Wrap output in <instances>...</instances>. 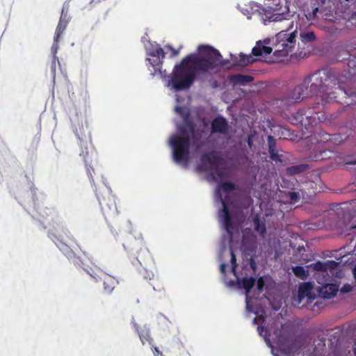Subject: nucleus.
<instances>
[{
  "mask_svg": "<svg viewBox=\"0 0 356 356\" xmlns=\"http://www.w3.org/2000/svg\"><path fill=\"white\" fill-rule=\"evenodd\" d=\"M68 23L65 22H63L61 19H59L58 24L57 25L55 34L56 35V39L58 38H60L63 33L65 31L67 26Z\"/></svg>",
  "mask_w": 356,
  "mask_h": 356,
  "instance_id": "33",
  "label": "nucleus"
},
{
  "mask_svg": "<svg viewBox=\"0 0 356 356\" xmlns=\"http://www.w3.org/2000/svg\"><path fill=\"white\" fill-rule=\"evenodd\" d=\"M273 51L270 47L264 46L261 41H258L256 46L252 50V54L254 56H261L262 55H268Z\"/></svg>",
  "mask_w": 356,
  "mask_h": 356,
  "instance_id": "20",
  "label": "nucleus"
},
{
  "mask_svg": "<svg viewBox=\"0 0 356 356\" xmlns=\"http://www.w3.org/2000/svg\"><path fill=\"white\" fill-rule=\"evenodd\" d=\"M300 39L304 43L311 42L316 40V35L313 31L304 32L300 33Z\"/></svg>",
  "mask_w": 356,
  "mask_h": 356,
  "instance_id": "30",
  "label": "nucleus"
},
{
  "mask_svg": "<svg viewBox=\"0 0 356 356\" xmlns=\"http://www.w3.org/2000/svg\"><path fill=\"white\" fill-rule=\"evenodd\" d=\"M309 186L312 187L314 188V191H313V193H318L320 191V189H318L317 187H315L314 188L313 187V184H314V182L313 181H309L307 184Z\"/></svg>",
  "mask_w": 356,
  "mask_h": 356,
  "instance_id": "44",
  "label": "nucleus"
},
{
  "mask_svg": "<svg viewBox=\"0 0 356 356\" xmlns=\"http://www.w3.org/2000/svg\"><path fill=\"white\" fill-rule=\"evenodd\" d=\"M49 237L59 247L63 249L64 246H68L67 243L74 241V238L68 229L60 227L49 232Z\"/></svg>",
  "mask_w": 356,
  "mask_h": 356,
  "instance_id": "11",
  "label": "nucleus"
},
{
  "mask_svg": "<svg viewBox=\"0 0 356 356\" xmlns=\"http://www.w3.org/2000/svg\"><path fill=\"white\" fill-rule=\"evenodd\" d=\"M154 276V274L151 272L150 274L148 273V276L147 277H145L146 278H149V280L152 279V277H153Z\"/></svg>",
  "mask_w": 356,
  "mask_h": 356,
  "instance_id": "48",
  "label": "nucleus"
},
{
  "mask_svg": "<svg viewBox=\"0 0 356 356\" xmlns=\"http://www.w3.org/2000/svg\"><path fill=\"white\" fill-rule=\"evenodd\" d=\"M175 109H176V111H177V112H180V111H181V108L180 107H179V106H177V107L175 108Z\"/></svg>",
  "mask_w": 356,
  "mask_h": 356,
  "instance_id": "50",
  "label": "nucleus"
},
{
  "mask_svg": "<svg viewBox=\"0 0 356 356\" xmlns=\"http://www.w3.org/2000/svg\"><path fill=\"white\" fill-rule=\"evenodd\" d=\"M73 263L76 266L83 268L96 282L102 280L104 291L106 293L110 294L112 293L116 285L118 284V281L113 276L106 273L100 269H93L90 267H86L83 262L79 257H74L73 259Z\"/></svg>",
  "mask_w": 356,
  "mask_h": 356,
  "instance_id": "9",
  "label": "nucleus"
},
{
  "mask_svg": "<svg viewBox=\"0 0 356 356\" xmlns=\"http://www.w3.org/2000/svg\"><path fill=\"white\" fill-rule=\"evenodd\" d=\"M220 198L222 205L221 216H223L224 218L225 229L227 233L232 234V230L234 229V223L227 207V203L226 200L222 197L221 195H220Z\"/></svg>",
  "mask_w": 356,
  "mask_h": 356,
  "instance_id": "17",
  "label": "nucleus"
},
{
  "mask_svg": "<svg viewBox=\"0 0 356 356\" xmlns=\"http://www.w3.org/2000/svg\"><path fill=\"white\" fill-rule=\"evenodd\" d=\"M292 270L294 275L302 280H305L309 275L308 272L302 266H296L293 267Z\"/></svg>",
  "mask_w": 356,
  "mask_h": 356,
  "instance_id": "26",
  "label": "nucleus"
},
{
  "mask_svg": "<svg viewBox=\"0 0 356 356\" xmlns=\"http://www.w3.org/2000/svg\"><path fill=\"white\" fill-rule=\"evenodd\" d=\"M265 16L269 22H280L284 19H287L286 16H289V13H274L270 15H268V13H266Z\"/></svg>",
  "mask_w": 356,
  "mask_h": 356,
  "instance_id": "27",
  "label": "nucleus"
},
{
  "mask_svg": "<svg viewBox=\"0 0 356 356\" xmlns=\"http://www.w3.org/2000/svg\"><path fill=\"white\" fill-rule=\"evenodd\" d=\"M353 274L355 279L356 280V265L354 266V268L353 269Z\"/></svg>",
  "mask_w": 356,
  "mask_h": 356,
  "instance_id": "46",
  "label": "nucleus"
},
{
  "mask_svg": "<svg viewBox=\"0 0 356 356\" xmlns=\"http://www.w3.org/2000/svg\"><path fill=\"white\" fill-rule=\"evenodd\" d=\"M197 54H190L177 64L170 76L169 85L176 91L190 88L200 75H205L225 65L218 50L201 44Z\"/></svg>",
  "mask_w": 356,
  "mask_h": 356,
  "instance_id": "1",
  "label": "nucleus"
},
{
  "mask_svg": "<svg viewBox=\"0 0 356 356\" xmlns=\"http://www.w3.org/2000/svg\"><path fill=\"white\" fill-rule=\"evenodd\" d=\"M60 38H58L56 40V35L55 34L54 38V43L51 47V50L54 52V54H56L58 49V42L60 40Z\"/></svg>",
  "mask_w": 356,
  "mask_h": 356,
  "instance_id": "40",
  "label": "nucleus"
},
{
  "mask_svg": "<svg viewBox=\"0 0 356 356\" xmlns=\"http://www.w3.org/2000/svg\"><path fill=\"white\" fill-rule=\"evenodd\" d=\"M312 286L309 282L302 283L298 289V298L302 300L306 297L310 298Z\"/></svg>",
  "mask_w": 356,
  "mask_h": 356,
  "instance_id": "21",
  "label": "nucleus"
},
{
  "mask_svg": "<svg viewBox=\"0 0 356 356\" xmlns=\"http://www.w3.org/2000/svg\"><path fill=\"white\" fill-rule=\"evenodd\" d=\"M293 27V22H290L289 27L276 35L277 43L273 52V62L280 63L284 61L290 53H292L296 46L297 31H291Z\"/></svg>",
  "mask_w": 356,
  "mask_h": 356,
  "instance_id": "6",
  "label": "nucleus"
},
{
  "mask_svg": "<svg viewBox=\"0 0 356 356\" xmlns=\"http://www.w3.org/2000/svg\"><path fill=\"white\" fill-rule=\"evenodd\" d=\"M255 279L254 277H244L242 280H238V284H242L243 288L245 290L246 293H248L252 289L255 284Z\"/></svg>",
  "mask_w": 356,
  "mask_h": 356,
  "instance_id": "25",
  "label": "nucleus"
},
{
  "mask_svg": "<svg viewBox=\"0 0 356 356\" xmlns=\"http://www.w3.org/2000/svg\"><path fill=\"white\" fill-rule=\"evenodd\" d=\"M253 222L254 225V229L256 232L259 233V234L264 237L265 234H266V225L264 222H261L259 219V217L258 215L254 217L253 218Z\"/></svg>",
  "mask_w": 356,
  "mask_h": 356,
  "instance_id": "23",
  "label": "nucleus"
},
{
  "mask_svg": "<svg viewBox=\"0 0 356 356\" xmlns=\"http://www.w3.org/2000/svg\"><path fill=\"white\" fill-rule=\"evenodd\" d=\"M265 282L262 277H259L257 281V288L259 291H263Z\"/></svg>",
  "mask_w": 356,
  "mask_h": 356,
  "instance_id": "41",
  "label": "nucleus"
},
{
  "mask_svg": "<svg viewBox=\"0 0 356 356\" xmlns=\"http://www.w3.org/2000/svg\"><path fill=\"white\" fill-rule=\"evenodd\" d=\"M268 152L270 150H275L276 142L272 136H268Z\"/></svg>",
  "mask_w": 356,
  "mask_h": 356,
  "instance_id": "38",
  "label": "nucleus"
},
{
  "mask_svg": "<svg viewBox=\"0 0 356 356\" xmlns=\"http://www.w3.org/2000/svg\"><path fill=\"white\" fill-rule=\"evenodd\" d=\"M343 289H348V287L344 286V287H343Z\"/></svg>",
  "mask_w": 356,
  "mask_h": 356,
  "instance_id": "53",
  "label": "nucleus"
},
{
  "mask_svg": "<svg viewBox=\"0 0 356 356\" xmlns=\"http://www.w3.org/2000/svg\"><path fill=\"white\" fill-rule=\"evenodd\" d=\"M236 189V185L230 181H224L220 182L218 184V190H222V191L227 193L229 191H232Z\"/></svg>",
  "mask_w": 356,
  "mask_h": 356,
  "instance_id": "29",
  "label": "nucleus"
},
{
  "mask_svg": "<svg viewBox=\"0 0 356 356\" xmlns=\"http://www.w3.org/2000/svg\"><path fill=\"white\" fill-rule=\"evenodd\" d=\"M338 291V285L335 284H326L321 288L319 292L323 298L330 299L335 296Z\"/></svg>",
  "mask_w": 356,
  "mask_h": 356,
  "instance_id": "18",
  "label": "nucleus"
},
{
  "mask_svg": "<svg viewBox=\"0 0 356 356\" xmlns=\"http://www.w3.org/2000/svg\"><path fill=\"white\" fill-rule=\"evenodd\" d=\"M134 327L138 333L143 345L148 344L149 346H152L154 339L151 337L149 328L146 325L140 326L136 323H134Z\"/></svg>",
  "mask_w": 356,
  "mask_h": 356,
  "instance_id": "16",
  "label": "nucleus"
},
{
  "mask_svg": "<svg viewBox=\"0 0 356 356\" xmlns=\"http://www.w3.org/2000/svg\"><path fill=\"white\" fill-rule=\"evenodd\" d=\"M69 4L65 3L63 6L61 14L60 17V19H61L63 22H65L67 23H69L70 20V16L69 15Z\"/></svg>",
  "mask_w": 356,
  "mask_h": 356,
  "instance_id": "31",
  "label": "nucleus"
},
{
  "mask_svg": "<svg viewBox=\"0 0 356 356\" xmlns=\"http://www.w3.org/2000/svg\"><path fill=\"white\" fill-rule=\"evenodd\" d=\"M123 245L126 250L130 252L131 257H133V259H135L145 268H151L153 266L152 257L142 237L136 238L131 236Z\"/></svg>",
  "mask_w": 356,
  "mask_h": 356,
  "instance_id": "7",
  "label": "nucleus"
},
{
  "mask_svg": "<svg viewBox=\"0 0 356 356\" xmlns=\"http://www.w3.org/2000/svg\"><path fill=\"white\" fill-rule=\"evenodd\" d=\"M80 140L81 151L79 154L85 163L87 175L90 179V182L95 186V194L99 201L102 211L105 220L108 222L115 220L118 215L115 197L112 194L104 181L102 175H97L95 172L97 166V152L92 144V140L90 136L81 137L76 134Z\"/></svg>",
  "mask_w": 356,
  "mask_h": 356,
  "instance_id": "2",
  "label": "nucleus"
},
{
  "mask_svg": "<svg viewBox=\"0 0 356 356\" xmlns=\"http://www.w3.org/2000/svg\"><path fill=\"white\" fill-rule=\"evenodd\" d=\"M270 158L275 162H282L281 156L278 154L277 150H270L268 152Z\"/></svg>",
  "mask_w": 356,
  "mask_h": 356,
  "instance_id": "37",
  "label": "nucleus"
},
{
  "mask_svg": "<svg viewBox=\"0 0 356 356\" xmlns=\"http://www.w3.org/2000/svg\"><path fill=\"white\" fill-rule=\"evenodd\" d=\"M333 152L327 147H310L307 159L311 161H321L332 157Z\"/></svg>",
  "mask_w": 356,
  "mask_h": 356,
  "instance_id": "13",
  "label": "nucleus"
},
{
  "mask_svg": "<svg viewBox=\"0 0 356 356\" xmlns=\"http://www.w3.org/2000/svg\"><path fill=\"white\" fill-rule=\"evenodd\" d=\"M253 79V76L250 75L241 74H233L229 76V81L234 84H240L242 86H245L247 83L252 81Z\"/></svg>",
  "mask_w": 356,
  "mask_h": 356,
  "instance_id": "19",
  "label": "nucleus"
},
{
  "mask_svg": "<svg viewBox=\"0 0 356 356\" xmlns=\"http://www.w3.org/2000/svg\"><path fill=\"white\" fill-rule=\"evenodd\" d=\"M312 266L314 270L326 273V267L325 262L317 261L312 264Z\"/></svg>",
  "mask_w": 356,
  "mask_h": 356,
  "instance_id": "35",
  "label": "nucleus"
},
{
  "mask_svg": "<svg viewBox=\"0 0 356 356\" xmlns=\"http://www.w3.org/2000/svg\"><path fill=\"white\" fill-rule=\"evenodd\" d=\"M151 346L154 356H163L162 353L159 350L157 347L154 346L153 344Z\"/></svg>",
  "mask_w": 356,
  "mask_h": 356,
  "instance_id": "43",
  "label": "nucleus"
},
{
  "mask_svg": "<svg viewBox=\"0 0 356 356\" xmlns=\"http://www.w3.org/2000/svg\"><path fill=\"white\" fill-rule=\"evenodd\" d=\"M354 228H356V225L353 227Z\"/></svg>",
  "mask_w": 356,
  "mask_h": 356,
  "instance_id": "54",
  "label": "nucleus"
},
{
  "mask_svg": "<svg viewBox=\"0 0 356 356\" xmlns=\"http://www.w3.org/2000/svg\"><path fill=\"white\" fill-rule=\"evenodd\" d=\"M231 264H232V270L234 274L236 273V268L237 266L236 264V255L234 254V252L231 250Z\"/></svg>",
  "mask_w": 356,
  "mask_h": 356,
  "instance_id": "39",
  "label": "nucleus"
},
{
  "mask_svg": "<svg viewBox=\"0 0 356 356\" xmlns=\"http://www.w3.org/2000/svg\"><path fill=\"white\" fill-rule=\"evenodd\" d=\"M305 84L306 83H301L293 88L288 89L281 99L283 105L288 106L302 99V95L306 90Z\"/></svg>",
  "mask_w": 356,
  "mask_h": 356,
  "instance_id": "12",
  "label": "nucleus"
},
{
  "mask_svg": "<svg viewBox=\"0 0 356 356\" xmlns=\"http://www.w3.org/2000/svg\"><path fill=\"white\" fill-rule=\"evenodd\" d=\"M286 198L290 204H296L300 200V195L298 192L289 191L286 194Z\"/></svg>",
  "mask_w": 356,
  "mask_h": 356,
  "instance_id": "32",
  "label": "nucleus"
},
{
  "mask_svg": "<svg viewBox=\"0 0 356 356\" xmlns=\"http://www.w3.org/2000/svg\"><path fill=\"white\" fill-rule=\"evenodd\" d=\"M195 138V125L188 118L178 127V134L170 138L172 156L176 163L187 162L189 159L191 140Z\"/></svg>",
  "mask_w": 356,
  "mask_h": 356,
  "instance_id": "5",
  "label": "nucleus"
},
{
  "mask_svg": "<svg viewBox=\"0 0 356 356\" xmlns=\"http://www.w3.org/2000/svg\"><path fill=\"white\" fill-rule=\"evenodd\" d=\"M257 330H258L259 332L261 334L264 330V327L258 326Z\"/></svg>",
  "mask_w": 356,
  "mask_h": 356,
  "instance_id": "47",
  "label": "nucleus"
},
{
  "mask_svg": "<svg viewBox=\"0 0 356 356\" xmlns=\"http://www.w3.org/2000/svg\"><path fill=\"white\" fill-rule=\"evenodd\" d=\"M325 120L324 113L317 110L316 107L300 108L290 118L291 124L305 127L308 132L312 133L307 137L308 142L311 143V147H326L325 144L330 143V134L321 129L314 128Z\"/></svg>",
  "mask_w": 356,
  "mask_h": 356,
  "instance_id": "4",
  "label": "nucleus"
},
{
  "mask_svg": "<svg viewBox=\"0 0 356 356\" xmlns=\"http://www.w3.org/2000/svg\"><path fill=\"white\" fill-rule=\"evenodd\" d=\"M229 130V124L227 120L218 115L216 117L211 123V133L212 134H227Z\"/></svg>",
  "mask_w": 356,
  "mask_h": 356,
  "instance_id": "15",
  "label": "nucleus"
},
{
  "mask_svg": "<svg viewBox=\"0 0 356 356\" xmlns=\"http://www.w3.org/2000/svg\"><path fill=\"white\" fill-rule=\"evenodd\" d=\"M252 56V54L245 55L242 53L240 54V59L238 60V65L240 66H246L248 64L254 63L255 61V59L253 58Z\"/></svg>",
  "mask_w": 356,
  "mask_h": 356,
  "instance_id": "28",
  "label": "nucleus"
},
{
  "mask_svg": "<svg viewBox=\"0 0 356 356\" xmlns=\"http://www.w3.org/2000/svg\"><path fill=\"white\" fill-rule=\"evenodd\" d=\"M278 347L280 351L287 356H293V345L289 341L285 342L280 340L278 343Z\"/></svg>",
  "mask_w": 356,
  "mask_h": 356,
  "instance_id": "24",
  "label": "nucleus"
},
{
  "mask_svg": "<svg viewBox=\"0 0 356 356\" xmlns=\"http://www.w3.org/2000/svg\"><path fill=\"white\" fill-rule=\"evenodd\" d=\"M165 47L171 51V55H170L171 57H175L179 54V49H175L170 45H168Z\"/></svg>",
  "mask_w": 356,
  "mask_h": 356,
  "instance_id": "42",
  "label": "nucleus"
},
{
  "mask_svg": "<svg viewBox=\"0 0 356 356\" xmlns=\"http://www.w3.org/2000/svg\"><path fill=\"white\" fill-rule=\"evenodd\" d=\"M309 168L307 164H299L295 165L286 168V173L289 176L295 175L306 171Z\"/></svg>",
  "mask_w": 356,
  "mask_h": 356,
  "instance_id": "22",
  "label": "nucleus"
},
{
  "mask_svg": "<svg viewBox=\"0 0 356 356\" xmlns=\"http://www.w3.org/2000/svg\"><path fill=\"white\" fill-rule=\"evenodd\" d=\"M346 138L344 137L341 134H330V143H333L334 145H339L341 144Z\"/></svg>",
  "mask_w": 356,
  "mask_h": 356,
  "instance_id": "34",
  "label": "nucleus"
},
{
  "mask_svg": "<svg viewBox=\"0 0 356 356\" xmlns=\"http://www.w3.org/2000/svg\"><path fill=\"white\" fill-rule=\"evenodd\" d=\"M350 164H356V161L350 162Z\"/></svg>",
  "mask_w": 356,
  "mask_h": 356,
  "instance_id": "52",
  "label": "nucleus"
},
{
  "mask_svg": "<svg viewBox=\"0 0 356 356\" xmlns=\"http://www.w3.org/2000/svg\"><path fill=\"white\" fill-rule=\"evenodd\" d=\"M348 70H344L341 73H337L339 79L337 81L342 86L351 83L353 76L356 74V58H350L348 62Z\"/></svg>",
  "mask_w": 356,
  "mask_h": 356,
  "instance_id": "14",
  "label": "nucleus"
},
{
  "mask_svg": "<svg viewBox=\"0 0 356 356\" xmlns=\"http://www.w3.org/2000/svg\"><path fill=\"white\" fill-rule=\"evenodd\" d=\"M250 265H251V267H252L253 269H254V268H255V264H254V261H251Z\"/></svg>",
  "mask_w": 356,
  "mask_h": 356,
  "instance_id": "49",
  "label": "nucleus"
},
{
  "mask_svg": "<svg viewBox=\"0 0 356 356\" xmlns=\"http://www.w3.org/2000/svg\"><path fill=\"white\" fill-rule=\"evenodd\" d=\"M350 291V286H348V289H344V290H343V291H344V292H348V291Z\"/></svg>",
  "mask_w": 356,
  "mask_h": 356,
  "instance_id": "51",
  "label": "nucleus"
},
{
  "mask_svg": "<svg viewBox=\"0 0 356 356\" xmlns=\"http://www.w3.org/2000/svg\"><path fill=\"white\" fill-rule=\"evenodd\" d=\"M226 268H227V265L225 264H221L220 265V272L223 274L225 273L226 272Z\"/></svg>",
  "mask_w": 356,
  "mask_h": 356,
  "instance_id": "45",
  "label": "nucleus"
},
{
  "mask_svg": "<svg viewBox=\"0 0 356 356\" xmlns=\"http://www.w3.org/2000/svg\"><path fill=\"white\" fill-rule=\"evenodd\" d=\"M148 58L147 60L149 61L153 70H151L152 75L154 76L159 74L161 76H163L161 67L163 63V59L165 57V53L160 45L156 44L149 51Z\"/></svg>",
  "mask_w": 356,
  "mask_h": 356,
  "instance_id": "10",
  "label": "nucleus"
},
{
  "mask_svg": "<svg viewBox=\"0 0 356 356\" xmlns=\"http://www.w3.org/2000/svg\"><path fill=\"white\" fill-rule=\"evenodd\" d=\"M223 159L218 152H211L201 155L200 162L197 166V169L200 172L213 170L211 173L213 179L224 178L225 173L219 168V165L222 163Z\"/></svg>",
  "mask_w": 356,
  "mask_h": 356,
  "instance_id": "8",
  "label": "nucleus"
},
{
  "mask_svg": "<svg viewBox=\"0 0 356 356\" xmlns=\"http://www.w3.org/2000/svg\"><path fill=\"white\" fill-rule=\"evenodd\" d=\"M337 72L333 70L316 71L307 76L302 83H305L307 90L309 86L311 95L319 96L323 104L337 102L342 105L356 104V91L346 89L337 81Z\"/></svg>",
  "mask_w": 356,
  "mask_h": 356,
  "instance_id": "3",
  "label": "nucleus"
},
{
  "mask_svg": "<svg viewBox=\"0 0 356 356\" xmlns=\"http://www.w3.org/2000/svg\"><path fill=\"white\" fill-rule=\"evenodd\" d=\"M325 264L326 267V273L328 270H334L339 266V263L333 260L327 261L325 262Z\"/></svg>",
  "mask_w": 356,
  "mask_h": 356,
  "instance_id": "36",
  "label": "nucleus"
}]
</instances>
